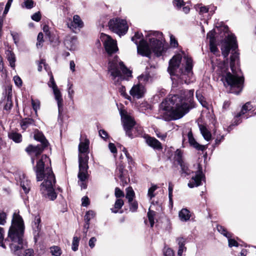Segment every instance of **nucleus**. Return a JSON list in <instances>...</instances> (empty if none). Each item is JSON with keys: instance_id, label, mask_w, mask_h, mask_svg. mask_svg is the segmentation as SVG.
Wrapping results in <instances>:
<instances>
[{"instance_id": "27", "label": "nucleus", "mask_w": 256, "mask_h": 256, "mask_svg": "<svg viewBox=\"0 0 256 256\" xmlns=\"http://www.w3.org/2000/svg\"><path fill=\"white\" fill-rule=\"evenodd\" d=\"M199 128L200 133L202 134L204 140L207 141L210 140L212 138V134L208 129L204 126L202 124L199 126Z\"/></svg>"}, {"instance_id": "9", "label": "nucleus", "mask_w": 256, "mask_h": 256, "mask_svg": "<svg viewBox=\"0 0 256 256\" xmlns=\"http://www.w3.org/2000/svg\"><path fill=\"white\" fill-rule=\"evenodd\" d=\"M120 114L124 128L128 136L132 138L142 134V128L136 126L134 118L126 111L120 110Z\"/></svg>"}, {"instance_id": "23", "label": "nucleus", "mask_w": 256, "mask_h": 256, "mask_svg": "<svg viewBox=\"0 0 256 256\" xmlns=\"http://www.w3.org/2000/svg\"><path fill=\"white\" fill-rule=\"evenodd\" d=\"M20 182L24 192L26 194L28 193L30 190V181L26 178L24 174L20 176Z\"/></svg>"}, {"instance_id": "49", "label": "nucleus", "mask_w": 256, "mask_h": 256, "mask_svg": "<svg viewBox=\"0 0 256 256\" xmlns=\"http://www.w3.org/2000/svg\"><path fill=\"white\" fill-rule=\"evenodd\" d=\"M44 34L42 32H40L38 36V42L36 43V46L38 48L42 46V43L44 42L43 40Z\"/></svg>"}, {"instance_id": "26", "label": "nucleus", "mask_w": 256, "mask_h": 256, "mask_svg": "<svg viewBox=\"0 0 256 256\" xmlns=\"http://www.w3.org/2000/svg\"><path fill=\"white\" fill-rule=\"evenodd\" d=\"M178 244V256H182V253L185 252L186 250L185 247V240L182 238H178L176 240Z\"/></svg>"}, {"instance_id": "64", "label": "nucleus", "mask_w": 256, "mask_h": 256, "mask_svg": "<svg viewBox=\"0 0 256 256\" xmlns=\"http://www.w3.org/2000/svg\"><path fill=\"white\" fill-rule=\"evenodd\" d=\"M108 148L112 153H113V154L116 153V152H117L116 148L114 144L110 142L108 144Z\"/></svg>"}, {"instance_id": "29", "label": "nucleus", "mask_w": 256, "mask_h": 256, "mask_svg": "<svg viewBox=\"0 0 256 256\" xmlns=\"http://www.w3.org/2000/svg\"><path fill=\"white\" fill-rule=\"evenodd\" d=\"M8 136L10 139L17 143L20 142L22 140V135L14 131L8 132Z\"/></svg>"}, {"instance_id": "53", "label": "nucleus", "mask_w": 256, "mask_h": 256, "mask_svg": "<svg viewBox=\"0 0 256 256\" xmlns=\"http://www.w3.org/2000/svg\"><path fill=\"white\" fill-rule=\"evenodd\" d=\"M43 66L44 67V69L46 70L47 67H46V64L45 60H42L40 61V62H39L38 66V70L39 72H41L42 70Z\"/></svg>"}, {"instance_id": "25", "label": "nucleus", "mask_w": 256, "mask_h": 256, "mask_svg": "<svg viewBox=\"0 0 256 256\" xmlns=\"http://www.w3.org/2000/svg\"><path fill=\"white\" fill-rule=\"evenodd\" d=\"M190 212L186 208H182L178 213L180 219L182 222H186L190 218Z\"/></svg>"}, {"instance_id": "8", "label": "nucleus", "mask_w": 256, "mask_h": 256, "mask_svg": "<svg viewBox=\"0 0 256 256\" xmlns=\"http://www.w3.org/2000/svg\"><path fill=\"white\" fill-rule=\"evenodd\" d=\"M90 142L87 138L81 141L78 145V163H79V172L78 178L80 180H84L87 178V170L88 166V156L87 153L88 151Z\"/></svg>"}, {"instance_id": "20", "label": "nucleus", "mask_w": 256, "mask_h": 256, "mask_svg": "<svg viewBox=\"0 0 256 256\" xmlns=\"http://www.w3.org/2000/svg\"><path fill=\"white\" fill-rule=\"evenodd\" d=\"M188 142L190 146H192L196 150H198L204 151L207 148L206 146L200 144L196 140L191 131L188 132Z\"/></svg>"}, {"instance_id": "58", "label": "nucleus", "mask_w": 256, "mask_h": 256, "mask_svg": "<svg viewBox=\"0 0 256 256\" xmlns=\"http://www.w3.org/2000/svg\"><path fill=\"white\" fill-rule=\"evenodd\" d=\"M170 45L176 48L178 46V42L176 41L175 38L172 35H171L170 36Z\"/></svg>"}, {"instance_id": "1", "label": "nucleus", "mask_w": 256, "mask_h": 256, "mask_svg": "<svg viewBox=\"0 0 256 256\" xmlns=\"http://www.w3.org/2000/svg\"><path fill=\"white\" fill-rule=\"evenodd\" d=\"M194 90L182 91L180 96L175 94L166 98L160 105V118L168 121L182 118L194 108Z\"/></svg>"}, {"instance_id": "51", "label": "nucleus", "mask_w": 256, "mask_h": 256, "mask_svg": "<svg viewBox=\"0 0 256 256\" xmlns=\"http://www.w3.org/2000/svg\"><path fill=\"white\" fill-rule=\"evenodd\" d=\"M4 230L2 228L0 227V246L5 248L6 246L4 244H3L4 240Z\"/></svg>"}, {"instance_id": "44", "label": "nucleus", "mask_w": 256, "mask_h": 256, "mask_svg": "<svg viewBox=\"0 0 256 256\" xmlns=\"http://www.w3.org/2000/svg\"><path fill=\"white\" fill-rule=\"evenodd\" d=\"M182 152L179 149L176 150L175 152V158H176L178 164L183 162L182 160Z\"/></svg>"}, {"instance_id": "35", "label": "nucleus", "mask_w": 256, "mask_h": 256, "mask_svg": "<svg viewBox=\"0 0 256 256\" xmlns=\"http://www.w3.org/2000/svg\"><path fill=\"white\" fill-rule=\"evenodd\" d=\"M218 230L222 234H223L224 236L228 238L232 237V234L230 233L227 232L226 230L222 226H217Z\"/></svg>"}, {"instance_id": "28", "label": "nucleus", "mask_w": 256, "mask_h": 256, "mask_svg": "<svg viewBox=\"0 0 256 256\" xmlns=\"http://www.w3.org/2000/svg\"><path fill=\"white\" fill-rule=\"evenodd\" d=\"M20 124L22 129L26 130L30 126L34 124V121L32 118H26L20 121Z\"/></svg>"}, {"instance_id": "14", "label": "nucleus", "mask_w": 256, "mask_h": 256, "mask_svg": "<svg viewBox=\"0 0 256 256\" xmlns=\"http://www.w3.org/2000/svg\"><path fill=\"white\" fill-rule=\"evenodd\" d=\"M146 92V88L140 82L134 84L130 90V96L136 99H140L143 98Z\"/></svg>"}, {"instance_id": "34", "label": "nucleus", "mask_w": 256, "mask_h": 256, "mask_svg": "<svg viewBox=\"0 0 256 256\" xmlns=\"http://www.w3.org/2000/svg\"><path fill=\"white\" fill-rule=\"evenodd\" d=\"M138 79L140 82H143L147 83L152 82V78L150 75V74H142L138 77Z\"/></svg>"}, {"instance_id": "55", "label": "nucleus", "mask_w": 256, "mask_h": 256, "mask_svg": "<svg viewBox=\"0 0 256 256\" xmlns=\"http://www.w3.org/2000/svg\"><path fill=\"white\" fill-rule=\"evenodd\" d=\"M228 246L230 247L232 246H238V242L234 239H232L230 238H228Z\"/></svg>"}, {"instance_id": "45", "label": "nucleus", "mask_w": 256, "mask_h": 256, "mask_svg": "<svg viewBox=\"0 0 256 256\" xmlns=\"http://www.w3.org/2000/svg\"><path fill=\"white\" fill-rule=\"evenodd\" d=\"M173 4L177 8L179 9L185 5L183 0H173Z\"/></svg>"}, {"instance_id": "24", "label": "nucleus", "mask_w": 256, "mask_h": 256, "mask_svg": "<svg viewBox=\"0 0 256 256\" xmlns=\"http://www.w3.org/2000/svg\"><path fill=\"white\" fill-rule=\"evenodd\" d=\"M146 142L149 146L154 148L160 150L162 148L160 142L154 138H147L146 139Z\"/></svg>"}, {"instance_id": "12", "label": "nucleus", "mask_w": 256, "mask_h": 256, "mask_svg": "<svg viewBox=\"0 0 256 256\" xmlns=\"http://www.w3.org/2000/svg\"><path fill=\"white\" fill-rule=\"evenodd\" d=\"M237 47L238 45L236 36L232 34H228L227 36H225L224 43L221 48L222 54L224 58H226L229 54L230 49L234 51Z\"/></svg>"}, {"instance_id": "4", "label": "nucleus", "mask_w": 256, "mask_h": 256, "mask_svg": "<svg viewBox=\"0 0 256 256\" xmlns=\"http://www.w3.org/2000/svg\"><path fill=\"white\" fill-rule=\"evenodd\" d=\"M50 165L49 158L46 155H42L37 162L35 172L38 181L44 180L40 188L42 194L46 196L50 200H54L57 196L54 189L56 179L51 168H50Z\"/></svg>"}, {"instance_id": "33", "label": "nucleus", "mask_w": 256, "mask_h": 256, "mask_svg": "<svg viewBox=\"0 0 256 256\" xmlns=\"http://www.w3.org/2000/svg\"><path fill=\"white\" fill-rule=\"evenodd\" d=\"M50 252L52 256H60L62 254V250L61 248L56 246H54L50 248Z\"/></svg>"}, {"instance_id": "3", "label": "nucleus", "mask_w": 256, "mask_h": 256, "mask_svg": "<svg viewBox=\"0 0 256 256\" xmlns=\"http://www.w3.org/2000/svg\"><path fill=\"white\" fill-rule=\"evenodd\" d=\"M24 224L22 217L16 210L13 214L12 224L10 228L8 237L5 242H10L9 246L14 254L18 256H34L32 248L25 250L24 234Z\"/></svg>"}, {"instance_id": "50", "label": "nucleus", "mask_w": 256, "mask_h": 256, "mask_svg": "<svg viewBox=\"0 0 256 256\" xmlns=\"http://www.w3.org/2000/svg\"><path fill=\"white\" fill-rule=\"evenodd\" d=\"M32 104L34 110L36 112L40 108V102L38 100H32Z\"/></svg>"}, {"instance_id": "42", "label": "nucleus", "mask_w": 256, "mask_h": 256, "mask_svg": "<svg viewBox=\"0 0 256 256\" xmlns=\"http://www.w3.org/2000/svg\"><path fill=\"white\" fill-rule=\"evenodd\" d=\"M79 238L76 236H74L72 242V248L74 251H76L78 250L79 244Z\"/></svg>"}, {"instance_id": "19", "label": "nucleus", "mask_w": 256, "mask_h": 256, "mask_svg": "<svg viewBox=\"0 0 256 256\" xmlns=\"http://www.w3.org/2000/svg\"><path fill=\"white\" fill-rule=\"evenodd\" d=\"M68 27L72 31L75 32L77 29L80 30L84 26V23L79 16L76 14L73 16V20L70 24H68Z\"/></svg>"}, {"instance_id": "38", "label": "nucleus", "mask_w": 256, "mask_h": 256, "mask_svg": "<svg viewBox=\"0 0 256 256\" xmlns=\"http://www.w3.org/2000/svg\"><path fill=\"white\" fill-rule=\"evenodd\" d=\"M96 215L95 212L93 210H88L86 212L84 216L85 222H89L90 220L93 218Z\"/></svg>"}, {"instance_id": "39", "label": "nucleus", "mask_w": 256, "mask_h": 256, "mask_svg": "<svg viewBox=\"0 0 256 256\" xmlns=\"http://www.w3.org/2000/svg\"><path fill=\"white\" fill-rule=\"evenodd\" d=\"M180 165L181 168L182 172V174H185L186 175H188L190 174V170L188 169V165L184 162H180Z\"/></svg>"}, {"instance_id": "46", "label": "nucleus", "mask_w": 256, "mask_h": 256, "mask_svg": "<svg viewBox=\"0 0 256 256\" xmlns=\"http://www.w3.org/2000/svg\"><path fill=\"white\" fill-rule=\"evenodd\" d=\"M24 6L28 9H30L34 7V2L32 0H24L22 6Z\"/></svg>"}, {"instance_id": "11", "label": "nucleus", "mask_w": 256, "mask_h": 256, "mask_svg": "<svg viewBox=\"0 0 256 256\" xmlns=\"http://www.w3.org/2000/svg\"><path fill=\"white\" fill-rule=\"evenodd\" d=\"M108 26L111 30L120 36L124 34L128 30L126 20L120 18L110 20L108 23Z\"/></svg>"}, {"instance_id": "54", "label": "nucleus", "mask_w": 256, "mask_h": 256, "mask_svg": "<svg viewBox=\"0 0 256 256\" xmlns=\"http://www.w3.org/2000/svg\"><path fill=\"white\" fill-rule=\"evenodd\" d=\"M32 20L39 22L41 19V14L40 12H37L34 13L32 16Z\"/></svg>"}, {"instance_id": "61", "label": "nucleus", "mask_w": 256, "mask_h": 256, "mask_svg": "<svg viewBox=\"0 0 256 256\" xmlns=\"http://www.w3.org/2000/svg\"><path fill=\"white\" fill-rule=\"evenodd\" d=\"M12 0H8L7 2L4 12V15H6L8 12L9 9L10 7L11 4L12 3Z\"/></svg>"}, {"instance_id": "6", "label": "nucleus", "mask_w": 256, "mask_h": 256, "mask_svg": "<svg viewBox=\"0 0 256 256\" xmlns=\"http://www.w3.org/2000/svg\"><path fill=\"white\" fill-rule=\"evenodd\" d=\"M158 38H151L150 46L147 42L143 39L142 33L136 32L134 36L132 38V40L137 46L138 52L143 56L149 57L152 52L156 56L162 55L164 50L162 34L158 32H154Z\"/></svg>"}, {"instance_id": "18", "label": "nucleus", "mask_w": 256, "mask_h": 256, "mask_svg": "<svg viewBox=\"0 0 256 256\" xmlns=\"http://www.w3.org/2000/svg\"><path fill=\"white\" fill-rule=\"evenodd\" d=\"M77 43V38L74 36H67L64 42L65 46L70 50H76Z\"/></svg>"}, {"instance_id": "48", "label": "nucleus", "mask_w": 256, "mask_h": 256, "mask_svg": "<svg viewBox=\"0 0 256 256\" xmlns=\"http://www.w3.org/2000/svg\"><path fill=\"white\" fill-rule=\"evenodd\" d=\"M130 204V210L132 212H136L138 208V204L136 201H132Z\"/></svg>"}, {"instance_id": "17", "label": "nucleus", "mask_w": 256, "mask_h": 256, "mask_svg": "<svg viewBox=\"0 0 256 256\" xmlns=\"http://www.w3.org/2000/svg\"><path fill=\"white\" fill-rule=\"evenodd\" d=\"M252 109V106L250 102H246L242 108L241 111L237 114L234 118V122L232 126H230V128H231L232 126H237L242 122L240 120V117L246 113L248 111Z\"/></svg>"}, {"instance_id": "57", "label": "nucleus", "mask_w": 256, "mask_h": 256, "mask_svg": "<svg viewBox=\"0 0 256 256\" xmlns=\"http://www.w3.org/2000/svg\"><path fill=\"white\" fill-rule=\"evenodd\" d=\"M115 196L116 198H120L124 196V193L118 188L115 189Z\"/></svg>"}, {"instance_id": "16", "label": "nucleus", "mask_w": 256, "mask_h": 256, "mask_svg": "<svg viewBox=\"0 0 256 256\" xmlns=\"http://www.w3.org/2000/svg\"><path fill=\"white\" fill-rule=\"evenodd\" d=\"M40 218L38 215L34 217V222L32 223V227L33 229V234L35 242H37L38 238L40 235Z\"/></svg>"}, {"instance_id": "63", "label": "nucleus", "mask_w": 256, "mask_h": 256, "mask_svg": "<svg viewBox=\"0 0 256 256\" xmlns=\"http://www.w3.org/2000/svg\"><path fill=\"white\" fill-rule=\"evenodd\" d=\"M98 132L100 136L104 139L108 137V133L104 130H100Z\"/></svg>"}, {"instance_id": "43", "label": "nucleus", "mask_w": 256, "mask_h": 256, "mask_svg": "<svg viewBox=\"0 0 256 256\" xmlns=\"http://www.w3.org/2000/svg\"><path fill=\"white\" fill-rule=\"evenodd\" d=\"M72 84L68 82V97L71 100H73L74 90H72Z\"/></svg>"}, {"instance_id": "59", "label": "nucleus", "mask_w": 256, "mask_h": 256, "mask_svg": "<svg viewBox=\"0 0 256 256\" xmlns=\"http://www.w3.org/2000/svg\"><path fill=\"white\" fill-rule=\"evenodd\" d=\"M6 214L5 213H0V224L4 225L6 223Z\"/></svg>"}, {"instance_id": "36", "label": "nucleus", "mask_w": 256, "mask_h": 256, "mask_svg": "<svg viewBox=\"0 0 256 256\" xmlns=\"http://www.w3.org/2000/svg\"><path fill=\"white\" fill-rule=\"evenodd\" d=\"M118 91L120 92L121 96H122L126 99H127L130 101L132 100V97L126 93L125 86H122L119 88Z\"/></svg>"}, {"instance_id": "5", "label": "nucleus", "mask_w": 256, "mask_h": 256, "mask_svg": "<svg viewBox=\"0 0 256 256\" xmlns=\"http://www.w3.org/2000/svg\"><path fill=\"white\" fill-rule=\"evenodd\" d=\"M182 60V55L179 54L174 56L169 62L168 71L172 76V84L176 86L178 84L186 83L187 77L192 74V60L188 56H184L182 67L178 70Z\"/></svg>"}, {"instance_id": "62", "label": "nucleus", "mask_w": 256, "mask_h": 256, "mask_svg": "<svg viewBox=\"0 0 256 256\" xmlns=\"http://www.w3.org/2000/svg\"><path fill=\"white\" fill-rule=\"evenodd\" d=\"M165 256H174V252L173 250L170 248L166 250L164 252Z\"/></svg>"}, {"instance_id": "32", "label": "nucleus", "mask_w": 256, "mask_h": 256, "mask_svg": "<svg viewBox=\"0 0 256 256\" xmlns=\"http://www.w3.org/2000/svg\"><path fill=\"white\" fill-rule=\"evenodd\" d=\"M126 198L128 200V202H130L133 200L135 196L134 192L132 187H128L126 188Z\"/></svg>"}, {"instance_id": "56", "label": "nucleus", "mask_w": 256, "mask_h": 256, "mask_svg": "<svg viewBox=\"0 0 256 256\" xmlns=\"http://www.w3.org/2000/svg\"><path fill=\"white\" fill-rule=\"evenodd\" d=\"M14 82L15 84L18 86H20L22 85V80L21 78L18 76H16L14 77Z\"/></svg>"}, {"instance_id": "15", "label": "nucleus", "mask_w": 256, "mask_h": 256, "mask_svg": "<svg viewBox=\"0 0 256 256\" xmlns=\"http://www.w3.org/2000/svg\"><path fill=\"white\" fill-rule=\"evenodd\" d=\"M198 170L192 176L188 183V186L190 188L197 187L202 184V181L204 179V176L202 171V167L198 165Z\"/></svg>"}, {"instance_id": "10", "label": "nucleus", "mask_w": 256, "mask_h": 256, "mask_svg": "<svg viewBox=\"0 0 256 256\" xmlns=\"http://www.w3.org/2000/svg\"><path fill=\"white\" fill-rule=\"evenodd\" d=\"M34 138L36 140L40 142V144L36 146L29 145L26 149V152L31 156L32 162L34 164V156L38 157L43 151L44 149L47 147L48 144L43 134L36 130L34 132Z\"/></svg>"}, {"instance_id": "7", "label": "nucleus", "mask_w": 256, "mask_h": 256, "mask_svg": "<svg viewBox=\"0 0 256 256\" xmlns=\"http://www.w3.org/2000/svg\"><path fill=\"white\" fill-rule=\"evenodd\" d=\"M108 73L115 85H120L122 81L128 80L132 78V72L128 70L116 56L110 60Z\"/></svg>"}, {"instance_id": "37", "label": "nucleus", "mask_w": 256, "mask_h": 256, "mask_svg": "<svg viewBox=\"0 0 256 256\" xmlns=\"http://www.w3.org/2000/svg\"><path fill=\"white\" fill-rule=\"evenodd\" d=\"M155 212L150 210H149L148 212V217L151 227H152L154 224V216H155Z\"/></svg>"}, {"instance_id": "22", "label": "nucleus", "mask_w": 256, "mask_h": 256, "mask_svg": "<svg viewBox=\"0 0 256 256\" xmlns=\"http://www.w3.org/2000/svg\"><path fill=\"white\" fill-rule=\"evenodd\" d=\"M126 174L127 171L124 170V166L122 164L118 165L116 170V176L120 178L122 183L126 184L127 182Z\"/></svg>"}, {"instance_id": "60", "label": "nucleus", "mask_w": 256, "mask_h": 256, "mask_svg": "<svg viewBox=\"0 0 256 256\" xmlns=\"http://www.w3.org/2000/svg\"><path fill=\"white\" fill-rule=\"evenodd\" d=\"M199 13L200 14H203L205 13H206L208 12L210 8H208L206 6H201L199 8Z\"/></svg>"}, {"instance_id": "2", "label": "nucleus", "mask_w": 256, "mask_h": 256, "mask_svg": "<svg viewBox=\"0 0 256 256\" xmlns=\"http://www.w3.org/2000/svg\"><path fill=\"white\" fill-rule=\"evenodd\" d=\"M238 63V54L236 52H232L230 56V67L232 74L228 72V68L226 64L220 62H217V65L215 66L214 62L212 61L213 70L222 76V80L224 85L230 86L232 88L231 92L236 94L242 91L244 81V78L239 68Z\"/></svg>"}, {"instance_id": "41", "label": "nucleus", "mask_w": 256, "mask_h": 256, "mask_svg": "<svg viewBox=\"0 0 256 256\" xmlns=\"http://www.w3.org/2000/svg\"><path fill=\"white\" fill-rule=\"evenodd\" d=\"M158 186L156 185H152L148 190V196L151 200L152 198L155 196L154 194V191L157 189Z\"/></svg>"}, {"instance_id": "31", "label": "nucleus", "mask_w": 256, "mask_h": 256, "mask_svg": "<svg viewBox=\"0 0 256 256\" xmlns=\"http://www.w3.org/2000/svg\"><path fill=\"white\" fill-rule=\"evenodd\" d=\"M6 57L11 67L14 68L16 58L14 54L10 50L6 52Z\"/></svg>"}, {"instance_id": "21", "label": "nucleus", "mask_w": 256, "mask_h": 256, "mask_svg": "<svg viewBox=\"0 0 256 256\" xmlns=\"http://www.w3.org/2000/svg\"><path fill=\"white\" fill-rule=\"evenodd\" d=\"M53 92L54 96V98L57 102V104L58 109L59 113H62L63 111V99L62 98V94L58 88L54 89Z\"/></svg>"}, {"instance_id": "47", "label": "nucleus", "mask_w": 256, "mask_h": 256, "mask_svg": "<svg viewBox=\"0 0 256 256\" xmlns=\"http://www.w3.org/2000/svg\"><path fill=\"white\" fill-rule=\"evenodd\" d=\"M210 50L214 54H217L218 53V49L216 44V42H210Z\"/></svg>"}, {"instance_id": "52", "label": "nucleus", "mask_w": 256, "mask_h": 256, "mask_svg": "<svg viewBox=\"0 0 256 256\" xmlns=\"http://www.w3.org/2000/svg\"><path fill=\"white\" fill-rule=\"evenodd\" d=\"M207 38H209L210 40V43L212 42H216V40L214 38V31H210V32L208 34H207Z\"/></svg>"}, {"instance_id": "30", "label": "nucleus", "mask_w": 256, "mask_h": 256, "mask_svg": "<svg viewBox=\"0 0 256 256\" xmlns=\"http://www.w3.org/2000/svg\"><path fill=\"white\" fill-rule=\"evenodd\" d=\"M124 204L122 200L118 198L116 200L114 204V208H111V211L113 213H117L118 212V210L120 209Z\"/></svg>"}, {"instance_id": "13", "label": "nucleus", "mask_w": 256, "mask_h": 256, "mask_svg": "<svg viewBox=\"0 0 256 256\" xmlns=\"http://www.w3.org/2000/svg\"><path fill=\"white\" fill-rule=\"evenodd\" d=\"M100 38L108 54H110L118 50L116 42L112 39L108 35L102 33Z\"/></svg>"}, {"instance_id": "40", "label": "nucleus", "mask_w": 256, "mask_h": 256, "mask_svg": "<svg viewBox=\"0 0 256 256\" xmlns=\"http://www.w3.org/2000/svg\"><path fill=\"white\" fill-rule=\"evenodd\" d=\"M49 75L50 78V81L48 82V86L51 88L53 90L54 89L57 88L58 86L54 82V78L52 74L50 72V74H49Z\"/></svg>"}]
</instances>
